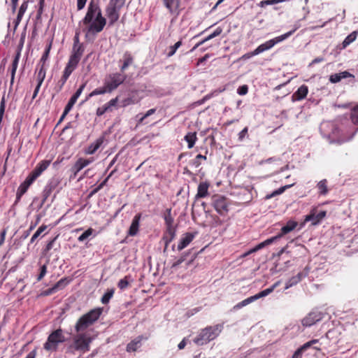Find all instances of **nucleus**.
I'll return each mask as SVG.
<instances>
[{"mask_svg":"<svg viewBox=\"0 0 358 358\" xmlns=\"http://www.w3.org/2000/svg\"><path fill=\"white\" fill-rule=\"evenodd\" d=\"M107 23L106 19L102 15L99 3L91 0L84 18L79 22V27L85 33V37H94L103 31Z\"/></svg>","mask_w":358,"mask_h":358,"instance_id":"f257e3e1","label":"nucleus"},{"mask_svg":"<svg viewBox=\"0 0 358 358\" xmlns=\"http://www.w3.org/2000/svg\"><path fill=\"white\" fill-rule=\"evenodd\" d=\"M92 338L87 333H77L72 337L71 342L66 346V352L67 354L75 355L76 352L80 356L90 351V343Z\"/></svg>","mask_w":358,"mask_h":358,"instance_id":"f03ea898","label":"nucleus"},{"mask_svg":"<svg viewBox=\"0 0 358 358\" xmlns=\"http://www.w3.org/2000/svg\"><path fill=\"white\" fill-rule=\"evenodd\" d=\"M102 313L101 308H94L80 317L76 325L75 330L77 333H83L89 327L92 325Z\"/></svg>","mask_w":358,"mask_h":358,"instance_id":"7ed1b4c3","label":"nucleus"},{"mask_svg":"<svg viewBox=\"0 0 358 358\" xmlns=\"http://www.w3.org/2000/svg\"><path fill=\"white\" fill-rule=\"evenodd\" d=\"M223 328L222 324L209 326L203 329L196 338L194 339V343L198 345L207 344L214 340L220 334Z\"/></svg>","mask_w":358,"mask_h":358,"instance_id":"20e7f679","label":"nucleus"},{"mask_svg":"<svg viewBox=\"0 0 358 358\" xmlns=\"http://www.w3.org/2000/svg\"><path fill=\"white\" fill-rule=\"evenodd\" d=\"M126 0H110L106 6V15L108 19V26H113L120 18V10Z\"/></svg>","mask_w":358,"mask_h":358,"instance_id":"39448f33","label":"nucleus"},{"mask_svg":"<svg viewBox=\"0 0 358 358\" xmlns=\"http://www.w3.org/2000/svg\"><path fill=\"white\" fill-rule=\"evenodd\" d=\"M300 27V24L299 22L296 23L294 25V28L292 30L281 35L279 36H277L273 39H271L269 41H267L264 43L261 44L259 45L254 51L253 55H259L266 50H268L273 48L275 44L287 39L288 37H289L291 35H292Z\"/></svg>","mask_w":358,"mask_h":358,"instance_id":"423d86ee","label":"nucleus"},{"mask_svg":"<svg viewBox=\"0 0 358 358\" xmlns=\"http://www.w3.org/2000/svg\"><path fill=\"white\" fill-rule=\"evenodd\" d=\"M296 226H297V222H296L294 221L289 220V222H287V223L285 226L282 227L280 234H279L278 236H275L274 237L268 238V239L264 241V242L258 244L253 248L250 249L247 253H245V256L252 254L253 252H255L262 249L266 245H268L272 243L273 241H275L278 238L282 237L283 235L287 234L289 232L294 230Z\"/></svg>","mask_w":358,"mask_h":358,"instance_id":"0eeeda50","label":"nucleus"},{"mask_svg":"<svg viewBox=\"0 0 358 358\" xmlns=\"http://www.w3.org/2000/svg\"><path fill=\"white\" fill-rule=\"evenodd\" d=\"M66 341L63 331L61 329L53 331L48 337L47 341L44 343L43 348L47 351H56L59 343Z\"/></svg>","mask_w":358,"mask_h":358,"instance_id":"6e6552de","label":"nucleus"},{"mask_svg":"<svg viewBox=\"0 0 358 358\" xmlns=\"http://www.w3.org/2000/svg\"><path fill=\"white\" fill-rule=\"evenodd\" d=\"M126 79V76L120 73H111L105 80L104 85L108 89V92H111L118 87Z\"/></svg>","mask_w":358,"mask_h":358,"instance_id":"1a4fd4ad","label":"nucleus"},{"mask_svg":"<svg viewBox=\"0 0 358 358\" xmlns=\"http://www.w3.org/2000/svg\"><path fill=\"white\" fill-rule=\"evenodd\" d=\"M213 205L215 210L221 215H224L229 210L228 203L226 199L220 195L213 197Z\"/></svg>","mask_w":358,"mask_h":358,"instance_id":"9d476101","label":"nucleus"},{"mask_svg":"<svg viewBox=\"0 0 358 358\" xmlns=\"http://www.w3.org/2000/svg\"><path fill=\"white\" fill-rule=\"evenodd\" d=\"M37 178L34 176L31 173L27 177L25 180L19 186L16 192V201L15 203L18 202L22 196L25 194L31 186V185L35 181Z\"/></svg>","mask_w":358,"mask_h":358,"instance_id":"9b49d317","label":"nucleus"},{"mask_svg":"<svg viewBox=\"0 0 358 358\" xmlns=\"http://www.w3.org/2000/svg\"><path fill=\"white\" fill-rule=\"evenodd\" d=\"M326 214L327 213L324 210L317 212L316 208H313L311 210L310 214L305 217L304 223L311 222L312 225H316L322 221L326 216Z\"/></svg>","mask_w":358,"mask_h":358,"instance_id":"f8f14e48","label":"nucleus"},{"mask_svg":"<svg viewBox=\"0 0 358 358\" xmlns=\"http://www.w3.org/2000/svg\"><path fill=\"white\" fill-rule=\"evenodd\" d=\"M322 319V313L319 311L310 312L302 320V324L305 327H310Z\"/></svg>","mask_w":358,"mask_h":358,"instance_id":"ddd939ff","label":"nucleus"},{"mask_svg":"<svg viewBox=\"0 0 358 358\" xmlns=\"http://www.w3.org/2000/svg\"><path fill=\"white\" fill-rule=\"evenodd\" d=\"M59 183V182L57 178H52L49 180V182L45 185L42 192V204H43L45 202V201L50 196L53 190L58 186Z\"/></svg>","mask_w":358,"mask_h":358,"instance_id":"4468645a","label":"nucleus"},{"mask_svg":"<svg viewBox=\"0 0 358 358\" xmlns=\"http://www.w3.org/2000/svg\"><path fill=\"white\" fill-rule=\"evenodd\" d=\"M93 162V157L89 159L79 158L71 168V171L73 173L74 176H76L77 173L79 171H80L83 169H84Z\"/></svg>","mask_w":358,"mask_h":358,"instance_id":"2eb2a0df","label":"nucleus"},{"mask_svg":"<svg viewBox=\"0 0 358 358\" xmlns=\"http://www.w3.org/2000/svg\"><path fill=\"white\" fill-rule=\"evenodd\" d=\"M83 54V50L79 48L75 50V51H72L66 66L75 70Z\"/></svg>","mask_w":358,"mask_h":358,"instance_id":"dca6fc26","label":"nucleus"},{"mask_svg":"<svg viewBox=\"0 0 358 358\" xmlns=\"http://www.w3.org/2000/svg\"><path fill=\"white\" fill-rule=\"evenodd\" d=\"M166 8L169 10V13L177 17L179 15L180 10V0H163Z\"/></svg>","mask_w":358,"mask_h":358,"instance_id":"f3484780","label":"nucleus"},{"mask_svg":"<svg viewBox=\"0 0 358 358\" xmlns=\"http://www.w3.org/2000/svg\"><path fill=\"white\" fill-rule=\"evenodd\" d=\"M85 86H86V83L82 84L80 86V87L78 89L76 92L71 96V98L69 101L68 103L65 106L66 113H69V111L71 110L72 107L76 103L78 97L80 96V94L83 92V90L85 89Z\"/></svg>","mask_w":358,"mask_h":358,"instance_id":"a211bd4d","label":"nucleus"},{"mask_svg":"<svg viewBox=\"0 0 358 358\" xmlns=\"http://www.w3.org/2000/svg\"><path fill=\"white\" fill-rule=\"evenodd\" d=\"M196 233H186L181 238L178 245V250H182L186 248L194 239Z\"/></svg>","mask_w":358,"mask_h":358,"instance_id":"6ab92c4d","label":"nucleus"},{"mask_svg":"<svg viewBox=\"0 0 358 358\" xmlns=\"http://www.w3.org/2000/svg\"><path fill=\"white\" fill-rule=\"evenodd\" d=\"M141 215L140 213L136 214L131 222V226L128 231V234L131 236H134L137 234L138 231L140 220H141Z\"/></svg>","mask_w":358,"mask_h":358,"instance_id":"aec40b11","label":"nucleus"},{"mask_svg":"<svg viewBox=\"0 0 358 358\" xmlns=\"http://www.w3.org/2000/svg\"><path fill=\"white\" fill-rule=\"evenodd\" d=\"M50 164V161L49 160L41 161L31 173L38 178L45 170L47 169Z\"/></svg>","mask_w":358,"mask_h":358,"instance_id":"412c9836","label":"nucleus"},{"mask_svg":"<svg viewBox=\"0 0 358 358\" xmlns=\"http://www.w3.org/2000/svg\"><path fill=\"white\" fill-rule=\"evenodd\" d=\"M176 236V229H166V231L162 237V241L164 242L165 248H168L169 244L174 239Z\"/></svg>","mask_w":358,"mask_h":358,"instance_id":"4be33fe9","label":"nucleus"},{"mask_svg":"<svg viewBox=\"0 0 358 358\" xmlns=\"http://www.w3.org/2000/svg\"><path fill=\"white\" fill-rule=\"evenodd\" d=\"M143 337L139 336L127 344V352H135L141 346V341Z\"/></svg>","mask_w":358,"mask_h":358,"instance_id":"5701e85b","label":"nucleus"},{"mask_svg":"<svg viewBox=\"0 0 358 358\" xmlns=\"http://www.w3.org/2000/svg\"><path fill=\"white\" fill-rule=\"evenodd\" d=\"M260 298H262V296H260V294L259 292L257 294L250 296V297L243 300L242 301L238 303L236 306H234V309H240V308L255 301L256 300H257Z\"/></svg>","mask_w":358,"mask_h":358,"instance_id":"b1692460","label":"nucleus"},{"mask_svg":"<svg viewBox=\"0 0 358 358\" xmlns=\"http://www.w3.org/2000/svg\"><path fill=\"white\" fill-rule=\"evenodd\" d=\"M209 184L207 182H201L198 186L196 199L204 198L208 194Z\"/></svg>","mask_w":358,"mask_h":358,"instance_id":"393cba45","label":"nucleus"},{"mask_svg":"<svg viewBox=\"0 0 358 358\" xmlns=\"http://www.w3.org/2000/svg\"><path fill=\"white\" fill-rule=\"evenodd\" d=\"M308 92V87L306 85H303L300 87H299L296 92L294 93L292 97L296 101H300L306 96Z\"/></svg>","mask_w":358,"mask_h":358,"instance_id":"a878e982","label":"nucleus"},{"mask_svg":"<svg viewBox=\"0 0 358 358\" xmlns=\"http://www.w3.org/2000/svg\"><path fill=\"white\" fill-rule=\"evenodd\" d=\"M103 142V138H99L92 144H90L85 150V154L92 155L94 154L101 145Z\"/></svg>","mask_w":358,"mask_h":358,"instance_id":"bb28decb","label":"nucleus"},{"mask_svg":"<svg viewBox=\"0 0 358 358\" xmlns=\"http://www.w3.org/2000/svg\"><path fill=\"white\" fill-rule=\"evenodd\" d=\"M122 61L123 64L120 67V71L124 72L129 66L132 64L134 59L129 52H126L123 55Z\"/></svg>","mask_w":358,"mask_h":358,"instance_id":"cd10ccee","label":"nucleus"},{"mask_svg":"<svg viewBox=\"0 0 358 358\" xmlns=\"http://www.w3.org/2000/svg\"><path fill=\"white\" fill-rule=\"evenodd\" d=\"M164 219L165 221L166 228V229H175L173 226V217L171 215V209H166V212L164 214Z\"/></svg>","mask_w":358,"mask_h":358,"instance_id":"c85d7f7f","label":"nucleus"},{"mask_svg":"<svg viewBox=\"0 0 358 358\" xmlns=\"http://www.w3.org/2000/svg\"><path fill=\"white\" fill-rule=\"evenodd\" d=\"M28 8V1H24L20 7L17 17L15 19V26H17L21 22L22 17Z\"/></svg>","mask_w":358,"mask_h":358,"instance_id":"c756f323","label":"nucleus"},{"mask_svg":"<svg viewBox=\"0 0 358 358\" xmlns=\"http://www.w3.org/2000/svg\"><path fill=\"white\" fill-rule=\"evenodd\" d=\"M20 57V52H17L13 61V63H12V69H11V72H10V74H11L10 84L11 85L13 83V81H14L15 75V72H16V70L17 68Z\"/></svg>","mask_w":358,"mask_h":358,"instance_id":"7c9ffc66","label":"nucleus"},{"mask_svg":"<svg viewBox=\"0 0 358 358\" xmlns=\"http://www.w3.org/2000/svg\"><path fill=\"white\" fill-rule=\"evenodd\" d=\"M185 140L188 143V148H192L197 140L196 132H189L185 136Z\"/></svg>","mask_w":358,"mask_h":358,"instance_id":"2f4dec72","label":"nucleus"},{"mask_svg":"<svg viewBox=\"0 0 358 358\" xmlns=\"http://www.w3.org/2000/svg\"><path fill=\"white\" fill-rule=\"evenodd\" d=\"M133 282V279L130 275H126L124 278L119 280L117 287L121 289H125L131 282Z\"/></svg>","mask_w":358,"mask_h":358,"instance_id":"473e14b6","label":"nucleus"},{"mask_svg":"<svg viewBox=\"0 0 358 358\" xmlns=\"http://www.w3.org/2000/svg\"><path fill=\"white\" fill-rule=\"evenodd\" d=\"M327 183V181L326 179L322 180L317 183V187L318 189V192L320 194L326 195L328 193L329 189Z\"/></svg>","mask_w":358,"mask_h":358,"instance_id":"72a5a7b5","label":"nucleus"},{"mask_svg":"<svg viewBox=\"0 0 358 358\" xmlns=\"http://www.w3.org/2000/svg\"><path fill=\"white\" fill-rule=\"evenodd\" d=\"M106 92H108V89L107 88L106 85H104V86L103 87L96 88L94 90H93L90 94H89L86 100H87L88 99H90V97H92L94 96L103 94Z\"/></svg>","mask_w":358,"mask_h":358,"instance_id":"f704fd0d","label":"nucleus"},{"mask_svg":"<svg viewBox=\"0 0 358 358\" xmlns=\"http://www.w3.org/2000/svg\"><path fill=\"white\" fill-rule=\"evenodd\" d=\"M280 284V281H277L276 282H275L272 286H271L270 287L262 291L259 292L260 294V296H262V297H264V296H266L267 295L270 294L271 293H272L273 292V290L278 287L279 286Z\"/></svg>","mask_w":358,"mask_h":358,"instance_id":"c9c22d12","label":"nucleus"},{"mask_svg":"<svg viewBox=\"0 0 358 358\" xmlns=\"http://www.w3.org/2000/svg\"><path fill=\"white\" fill-rule=\"evenodd\" d=\"M114 292V289H107L106 292L103 294V296L101 298L102 303L107 304L109 302L110 299L113 297Z\"/></svg>","mask_w":358,"mask_h":358,"instance_id":"e433bc0d","label":"nucleus"},{"mask_svg":"<svg viewBox=\"0 0 358 358\" xmlns=\"http://www.w3.org/2000/svg\"><path fill=\"white\" fill-rule=\"evenodd\" d=\"M331 128H332V132L331 134H330L329 136V138L330 137H332L333 138H334L335 137H338L337 139H334L332 141H331L330 142L331 143H333V142H338L337 140L340 138V137H342L341 136H340L339 133H340V131L338 129V128L337 127H336L334 124H329Z\"/></svg>","mask_w":358,"mask_h":358,"instance_id":"4c0bfd02","label":"nucleus"},{"mask_svg":"<svg viewBox=\"0 0 358 358\" xmlns=\"http://www.w3.org/2000/svg\"><path fill=\"white\" fill-rule=\"evenodd\" d=\"M357 32L353 31L350 35H348L343 42V48H346L348 45L352 43L357 38Z\"/></svg>","mask_w":358,"mask_h":358,"instance_id":"58836bf2","label":"nucleus"},{"mask_svg":"<svg viewBox=\"0 0 358 358\" xmlns=\"http://www.w3.org/2000/svg\"><path fill=\"white\" fill-rule=\"evenodd\" d=\"M45 74H46V71H45V69H44L43 64L37 74V84L38 85H42V83L45 78Z\"/></svg>","mask_w":358,"mask_h":358,"instance_id":"ea45409f","label":"nucleus"},{"mask_svg":"<svg viewBox=\"0 0 358 358\" xmlns=\"http://www.w3.org/2000/svg\"><path fill=\"white\" fill-rule=\"evenodd\" d=\"M284 1H285V0H263L258 3V6L261 8H264L266 6L273 5Z\"/></svg>","mask_w":358,"mask_h":358,"instance_id":"a19ab883","label":"nucleus"},{"mask_svg":"<svg viewBox=\"0 0 358 358\" xmlns=\"http://www.w3.org/2000/svg\"><path fill=\"white\" fill-rule=\"evenodd\" d=\"M69 282L66 278L60 279L54 286L53 288L55 292L59 289H63Z\"/></svg>","mask_w":358,"mask_h":358,"instance_id":"79ce46f5","label":"nucleus"},{"mask_svg":"<svg viewBox=\"0 0 358 358\" xmlns=\"http://www.w3.org/2000/svg\"><path fill=\"white\" fill-rule=\"evenodd\" d=\"M292 186V185H285L284 187H282L279 188L278 189L273 192L271 194L266 195V199H271L276 195H279V194H282L287 188H289Z\"/></svg>","mask_w":358,"mask_h":358,"instance_id":"37998d69","label":"nucleus"},{"mask_svg":"<svg viewBox=\"0 0 358 358\" xmlns=\"http://www.w3.org/2000/svg\"><path fill=\"white\" fill-rule=\"evenodd\" d=\"M292 186V185H285L284 187H282L279 188L278 189L273 192L271 194L266 195V199H271L276 195H279V194H282L287 188H289Z\"/></svg>","mask_w":358,"mask_h":358,"instance_id":"c03bdc74","label":"nucleus"},{"mask_svg":"<svg viewBox=\"0 0 358 358\" xmlns=\"http://www.w3.org/2000/svg\"><path fill=\"white\" fill-rule=\"evenodd\" d=\"M182 41H179L173 45L169 47V52L167 53V57H172L176 52V50L181 46Z\"/></svg>","mask_w":358,"mask_h":358,"instance_id":"a18cd8bd","label":"nucleus"},{"mask_svg":"<svg viewBox=\"0 0 358 358\" xmlns=\"http://www.w3.org/2000/svg\"><path fill=\"white\" fill-rule=\"evenodd\" d=\"M47 229L46 225H41L37 231L34 234L32 237L31 238L30 243H32L35 241V240L41 235L42 232H43Z\"/></svg>","mask_w":358,"mask_h":358,"instance_id":"49530a36","label":"nucleus"},{"mask_svg":"<svg viewBox=\"0 0 358 358\" xmlns=\"http://www.w3.org/2000/svg\"><path fill=\"white\" fill-rule=\"evenodd\" d=\"M350 118L353 124H358V104L352 108Z\"/></svg>","mask_w":358,"mask_h":358,"instance_id":"de8ad7c7","label":"nucleus"},{"mask_svg":"<svg viewBox=\"0 0 358 358\" xmlns=\"http://www.w3.org/2000/svg\"><path fill=\"white\" fill-rule=\"evenodd\" d=\"M222 32V29L218 27L211 34L205 38L203 41L205 43L209 40L214 38L215 37L219 36Z\"/></svg>","mask_w":358,"mask_h":358,"instance_id":"09e8293b","label":"nucleus"},{"mask_svg":"<svg viewBox=\"0 0 358 358\" xmlns=\"http://www.w3.org/2000/svg\"><path fill=\"white\" fill-rule=\"evenodd\" d=\"M94 231V229L92 228H89L87 230H86L85 232H83L78 238V240L80 242H83L85 240H86L88 237H90Z\"/></svg>","mask_w":358,"mask_h":358,"instance_id":"8fccbe9b","label":"nucleus"},{"mask_svg":"<svg viewBox=\"0 0 358 358\" xmlns=\"http://www.w3.org/2000/svg\"><path fill=\"white\" fill-rule=\"evenodd\" d=\"M312 345L310 344V343L308 341L306 343H304L301 347H300L299 349H297L296 351H295V355L296 356H299V357H301L302 353L303 352V351H305L306 350H307L308 348H310Z\"/></svg>","mask_w":358,"mask_h":358,"instance_id":"3c124183","label":"nucleus"},{"mask_svg":"<svg viewBox=\"0 0 358 358\" xmlns=\"http://www.w3.org/2000/svg\"><path fill=\"white\" fill-rule=\"evenodd\" d=\"M300 281H299V278H296L295 276H293L291 278H289L286 284H285V289H289V287L296 285L298 282H299Z\"/></svg>","mask_w":358,"mask_h":358,"instance_id":"603ef678","label":"nucleus"},{"mask_svg":"<svg viewBox=\"0 0 358 358\" xmlns=\"http://www.w3.org/2000/svg\"><path fill=\"white\" fill-rule=\"evenodd\" d=\"M51 47H52V41L49 43V44L46 47V49L41 59V62L45 63V61L48 59Z\"/></svg>","mask_w":358,"mask_h":358,"instance_id":"864d4df0","label":"nucleus"},{"mask_svg":"<svg viewBox=\"0 0 358 358\" xmlns=\"http://www.w3.org/2000/svg\"><path fill=\"white\" fill-rule=\"evenodd\" d=\"M78 34L76 33V36L74 37V43H73L72 51H75V50L79 48L81 50H83V52H84V48H83V44H80L79 43V39H78Z\"/></svg>","mask_w":358,"mask_h":358,"instance_id":"5fc2aeb1","label":"nucleus"},{"mask_svg":"<svg viewBox=\"0 0 358 358\" xmlns=\"http://www.w3.org/2000/svg\"><path fill=\"white\" fill-rule=\"evenodd\" d=\"M108 178H106L102 182H101L95 189H94L90 194V196H92L101 190L107 183Z\"/></svg>","mask_w":358,"mask_h":358,"instance_id":"6e6d98bb","label":"nucleus"},{"mask_svg":"<svg viewBox=\"0 0 358 358\" xmlns=\"http://www.w3.org/2000/svg\"><path fill=\"white\" fill-rule=\"evenodd\" d=\"M187 254L182 255L175 262L173 263L171 268H175L184 262L186 259Z\"/></svg>","mask_w":358,"mask_h":358,"instance_id":"4d7b16f0","label":"nucleus"},{"mask_svg":"<svg viewBox=\"0 0 358 358\" xmlns=\"http://www.w3.org/2000/svg\"><path fill=\"white\" fill-rule=\"evenodd\" d=\"M201 159L206 160V157L205 155H202L201 154L196 155V158L192 162V164L195 167H199L200 166V164H201V162H200Z\"/></svg>","mask_w":358,"mask_h":358,"instance_id":"13d9d810","label":"nucleus"},{"mask_svg":"<svg viewBox=\"0 0 358 358\" xmlns=\"http://www.w3.org/2000/svg\"><path fill=\"white\" fill-rule=\"evenodd\" d=\"M156 111V109L155 108H151L150 110H148L145 114H144L141 117L139 118V123H142L143 121L148 117H149L150 115L154 114Z\"/></svg>","mask_w":358,"mask_h":358,"instance_id":"bf43d9fd","label":"nucleus"},{"mask_svg":"<svg viewBox=\"0 0 358 358\" xmlns=\"http://www.w3.org/2000/svg\"><path fill=\"white\" fill-rule=\"evenodd\" d=\"M117 101H118V98L116 97L115 99H111L110 101H108L107 103H106V106H107V108H108V110L110 111H112L113 110L112 108L117 105Z\"/></svg>","mask_w":358,"mask_h":358,"instance_id":"052dcab7","label":"nucleus"},{"mask_svg":"<svg viewBox=\"0 0 358 358\" xmlns=\"http://www.w3.org/2000/svg\"><path fill=\"white\" fill-rule=\"evenodd\" d=\"M108 111H110V110H108V108H107V106L105 104L103 106L99 107V108H97V110H96V115L97 116H101L105 113L108 112Z\"/></svg>","mask_w":358,"mask_h":358,"instance_id":"680f3d73","label":"nucleus"},{"mask_svg":"<svg viewBox=\"0 0 358 358\" xmlns=\"http://www.w3.org/2000/svg\"><path fill=\"white\" fill-rule=\"evenodd\" d=\"M341 74H339V73H335V74L331 75L330 78H329L330 82L332 83H336L341 81Z\"/></svg>","mask_w":358,"mask_h":358,"instance_id":"e2e57ef3","label":"nucleus"},{"mask_svg":"<svg viewBox=\"0 0 358 358\" xmlns=\"http://www.w3.org/2000/svg\"><path fill=\"white\" fill-rule=\"evenodd\" d=\"M46 273H47V266H46V265H43L41 267V272L37 278V280L41 281L43 279V278L45 275Z\"/></svg>","mask_w":358,"mask_h":358,"instance_id":"0e129e2a","label":"nucleus"},{"mask_svg":"<svg viewBox=\"0 0 358 358\" xmlns=\"http://www.w3.org/2000/svg\"><path fill=\"white\" fill-rule=\"evenodd\" d=\"M73 71L74 69L70 68L68 66H66L62 76L64 77V78L68 79Z\"/></svg>","mask_w":358,"mask_h":358,"instance_id":"69168bd1","label":"nucleus"},{"mask_svg":"<svg viewBox=\"0 0 358 358\" xmlns=\"http://www.w3.org/2000/svg\"><path fill=\"white\" fill-rule=\"evenodd\" d=\"M5 110V98L4 96L2 97L0 103V122L2 120L3 113Z\"/></svg>","mask_w":358,"mask_h":358,"instance_id":"338daca9","label":"nucleus"},{"mask_svg":"<svg viewBox=\"0 0 358 358\" xmlns=\"http://www.w3.org/2000/svg\"><path fill=\"white\" fill-rule=\"evenodd\" d=\"M248 87L245 85L239 87L237 90V92L240 95H245L248 93Z\"/></svg>","mask_w":358,"mask_h":358,"instance_id":"774afa93","label":"nucleus"}]
</instances>
